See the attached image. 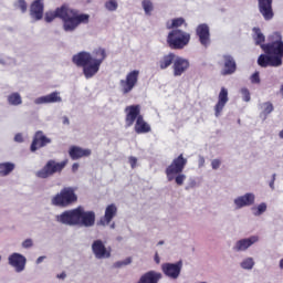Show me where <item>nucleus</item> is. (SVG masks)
<instances>
[{"mask_svg": "<svg viewBox=\"0 0 283 283\" xmlns=\"http://www.w3.org/2000/svg\"><path fill=\"white\" fill-rule=\"evenodd\" d=\"M189 60L184 57H175L172 64L174 76H182L189 70Z\"/></svg>", "mask_w": 283, "mask_h": 283, "instance_id": "18", "label": "nucleus"}, {"mask_svg": "<svg viewBox=\"0 0 283 283\" xmlns=\"http://www.w3.org/2000/svg\"><path fill=\"white\" fill-rule=\"evenodd\" d=\"M161 277L163 274L156 271H149L142 275L137 283H158V281H160Z\"/></svg>", "mask_w": 283, "mask_h": 283, "instance_id": "27", "label": "nucleus"}, {"mask_svg": "<svg viewBox=\"0 0 283 283\" xmlns=\"http://www.w3.org/2000/svg\"><path fill=\"white\" fill-rule=\"evenodd\" d=\"M77 200L78 197L76 192H74V188L65 187L51 199V205H53V207L65 208L70 207V205H74Z\"/></svg>", "mask_w": 283, "mask_h": 283, "instance_id": "9", "label": "nucleus"}, {"mask_svg": "<svg viewBox=\"0 0 283 283\" xmlns=\"http://www.w3.org/2000/svg\"><path fill=\"white\" fill-rule=\"evenodd\" d=\"M57 222L69 224V227H94L96 224V212L85 211L83 206H78L72 210H66L56 217Z\"/></svg>", "mask_w": 283, "mask_h": 283, "instance_id": "3", "label": "nucleus"}, {"mask_svg": "<svg viewBox=\"0 0 283 283\" xmlns=\"http://www.w3.org/2000/svg\"><path fill=\"white\" fill-rule=\"evenodd\" d=\"M59 280H65L67 277V274L65 272H62L61 274H57Z\"/></svg>", "mask_w": 283, "mask_h": 283, "instance_id": "48", "label": "nucleus"}, {"mask_svg": "<svg viewBox=\"0 0 283 283\" xmlns=\"http://www.w3.org/2000/svg\"><path fill=\"white\" fill-rule=\"evenodd\" d=\"M229 103V91L226 87H221L218 96V102L214 105V115L218 118L222 114V109Z\"/></svg>", "mask_w": 283, "mask_h": 283, "instance_id": "16", "label": "nucleus"}, {"mask_svg": "<svg viewBox=\"0 0 283 283\" xmlns=\"http://www.w3.org/2000/svg\"><path fill=\"white\" fill-rule=\"evenodd\" d=\"M220 165H222V161H220V159H213L211 161L212 169H220Z\"/></svg>", "mask_w": 283, "mask_h": 283, "instance_id": "42", "label": "nucleus"}, {"mask_svg": "<svg viewBox=\"0 0 283 283\" xmlns=\"http://www.w3.org/2000/svg\"><path fill=\"white\" fill-rule=\"evenodd\" d=\"M15 10H20L22 13L28 12V2L25 0H18L14 2Z\"/></svg>", "mask_w": 283, "mask_h": 283, "instance_id": "33", "label": "nucleus"}, {"mask_svg": "<svg viewBox=\"0 0 283 283\" xmlns=\"http://www.w3.org/2000/svg\"><path fill=\"white\" fill-rule=\"evenodd\" d=\"M116 213H118V208L116 205H108L105 209L104 217L99 220V224H102V227H107V224H109V222L116 218Z\"/></svg>", "mask_w": 283, "mask_h": 283, "instance_id": "21", "label": "nucleus"}, {"mask_svg": "<svg viewBox=\"0 0 283 283\" xmlns=\"http://www.w3.org/2000/svg\"><path fill=\"white\" fill-rule=\"evenodd\" d=\"M127 264H132V258H127L124 261H118L115 263L116 269H120V266H127Z\"/></svg>", "mask_w": 283, "mask_h": 283, "instance_id": "39", "label": "nucleus"}, {"mask_svg": "<svg viewBox=\"0 0 283 283\" xmlns=\"http://www.w3.org/2000/svg\"><path fill=\"white\" fill-rule=\"evenodd\" d=\"M241 266L242 269L251 270L255 266V262L251 258H248L241 263Z\"/></svg>", "mask_w": 283, "mask_h": 283, "instance_id": "37", "label": "nucleus"}, {"mask_svg": "<svg viewBox=\"0 0 283 283\" xmlns=\"http://www.w3.org/2000/svg\"><path fill=\"white\" fill-rule=\"evenodd\" d=\"M258 240L259 239L256 235L250 237L248 239H241L235 243L234 251H247V249H249V247L255 244V242H258Z\"/></svg>", "mask_w": 283, "mask_h": 283, "instance_id": "26", "label": "nucleus"}, {"mask_svg": "<svg viewBox=\"0 0 283 283\" xmlns=\"http://www.w3.org/2000/svg\"><path fill=\"white\" fill-rule=\"evenodd\" d=\"M241 94L245 103H249V101H251V92H249V88H241Z\"/></svg>", "mask_w": 283, "mask_h": 283, "instance_id": "38", "label": "nucleus"}, {"mask_svg": "<svg viewBox=\"0 0 283 283\" xmlns=\"http://www.w3.org/2000/svg\"><path fill=\"white\" fill-rule=\"evenodd\" d=\"M237 70L238 64L235 63V59L229 54L223 55V70L221 71L222 76L235 74Z\"/></svg>", "mask_w": 283, "mask_h": 283, "instance_id": "17", "label": "nucleus"}, {"mask_svg": "<svg viewBox=\"0 0 283 283\" xmlns=\"http://www.w3.org/2000/svg\"><path fill=\"white\" fill-rule=\"evenodd\" d=\"M261 50L264 54H270L274 59H279V63L282 65L283 59V41L280 32H274L269 36V42L261 44Z\"/></svg>", "mask_w": 283, "mask_h": 283, "instance_id": "6", "label": "nucleus"}, {"mask_svg": "<svg viewBox=\"0 0 283 283\" xmlns=\"http://www.w3.org/2000/svg\"><path fill=\"white\" fill-rule=\"evenodd\" d=\"M279 136L283 139V129L279 133Z\"/></svg>", "mask_w": 283, "mask_h": 283, "instance_id": "52", "label": "nucleus"}, {"mask_svg": "<svg viewBox=\"0 0 283 283\" xmlns=\"http://www.w3.org/2000/svg\"><path fill=\"white\" fill-rule=\"evenodd\" d=\"M63 125H70V118L67 116L63 117Z\"/></svg>", "mask_w": 283, "mask_h": 283, "instance_id": "49", "label": "nucleus"}, {"mask_svg": "<svg viewBox=\"0 0 283 283\" xmlns=\"http://www.w3.org/2000/svg\"><path fill=\"white\" fill-rule=\"evenodd\" d=\"M32 245H33L32 239H27L22 243L23 249H30Z\"/></svg>", "mask_w": 283, "mask_h": 283, "instance_id": "43", "label": "nucleus"}, {"mask_svg": "<svg viewBox=\"0 0 283 283\" xmlns=\"http://www.w3.org/2000/svg\"><path fill=\"white\" fill-rule=\"evenodd\" d=\"M14 140H15V143H23V135L17 134V135L14 136Z\"/></svg>", "mask_w": 283, "mask_h": 283, "instance_id": "45", "label": "nucleus"}, {"mask_svg": "<svg viewBox=\"0 0 283 283\" xmlns=\"http://www.w3.org/2000/svg\"><path fill=\"white\" fill-rule=\"evenodd\" d=\"M92 251L97 260H107L112 258V248L105 247L102 240H95L92 243Z\"/></svg>", "mask_w": 283, "mask_h": 283, "instance_id": "11", "label": "nucleus"}, {"mask_svg": "<svg viewBox=\"0 0 283 283\" xmlns=\"http://www.w3.org/2000/svg\"><path fill=\"white\" fill-rule=\"evenodd\" d=\"M142 6L144 8L145 14L148 17L151 15V12H154V3L151 0H143Z\"/></svg>", "mask_w": 283, "mask_h": 283, "instance_id": "32", "label": "nucleus"}, {"mask_svg": "<svg viewBox=\"0 0 283 283\" xmlns=\"http://www.w3.org/2000/svg\"><path fill=\"white\" fill-rule=\"evenodd\" d=\"M161 270L167 277L178 280L180 271H182V261H178L177 263H164Z\"/></svg>", "mask_w": 283, "mask_h": 283, "instance_id": "12", "label": "nucleus"}, {"mask_svg": "<svg viewBox=\"0 0 283 283\" xmlns=\"http://www.w3.org/2000/svg\"><path fill=\"white\" fill-rule=\"evenodd\" d=\"M155 262L157 264H160V258L158 256V253H156V255H155Z\"/></svg>", "mask_w": 283, "mask_h": 283, "instance_id": "51", "label": "nucleus"}, {"mask_svg": "<svg viewBox=\"0 0 283 283\" xmlns=\"http://www.w3.org/2000/svg\"><path fill=\"white\" fill-rule=\"evenodd\" d=\"M69 159L62 161H56L55 159H50L46 164L35 172L36 178L46 180V178H52L55 174H63V169L67 167Z\"/></svg>", "mask_w": 283, "mask_h": 283, "instance_id": "7", "label": "nucleus"}, {"mask_svg": "<svg viewBox=\"0 0 283 283\" xmlns=\"http://www.w3.org/2000/svg\"><path fill=\"white\" fill-rule=\"evenodd\" d=\"M274 185H275V175L272 176V180L270 181L271 189H274Z\"/></svg>", "mask_w": 283, "mask_h": 283, "instance_id": "47", "label": "nucleus"}, {"mask_svg": "<svg viewBox=\"0 0 283 283\" xmlns=\"http://www.w3.org/2000/svg\"><path fill=\"white\" fill-rule=\"evenodd\" d=\"M105 8L109 12H114V11L118 10V2H116V0H108L105 2Z\"/></svg>", "mask_w": 283, "mask_h": 283, "instance_id": "34", "label": "nucleus"}, {"mask_svg": "<svg viewBox=\"0 0 283 283\" xmlns=\"http://www.w3.org/2000/svg\"><path fill=\"white\" fill-rule=\"evenodd\" d=\"M259 12L262 14L265 21H271L273 19V0H258Z\"/></svg>", "mask_w": 283, "mask_h": 283, "instance_id": "15", "label": "nucleus"}, {"mask_svg": "<svg viewBox=\"0 0 283 283\" xmlns=\"http://www.w3.org/2000/svg\"><path fill=\"white\" fill-rule=\"evenodd\" d=\"M69 156L73 160H80V158H87V157L92 156V149L82 148L78 146H71L69 149Z\"/></svg>", "mask_w": 283, "mask_h": 283, "instance_id": "20", "label": "nucleus"}, {"mask_svg": "<svg viewBox=\"0 0 283 283\" xmlns=\"http://www.w3.org/2000/svg\"><path fill=\"white\" fill-rule=\"evenodd\" d=\"M50 143H52V139L48 138V136H45L42 130H38L33 136L30 149L34 153L45 147L46 145H50Z\"/></svg>", "mask_w": 283, "mask_h": 283, "instance_id": "13", "label": "nucleus"}, {"mask_svg": "<svg viewBox=\"0 0 283 283\" xmlns=\"http://www.w3.org/2000/svg\"><path fill=\"white\" fill-rule=\"evenodd\" d=\"M189 41H191V34L180 29H174L167 36V43L170 50H182L189 45Z\"/></svg>", "mask_w": 283, "mask_h": 283, "instance_id": "8", "label": "nucleus"}, {"mask_svg": "<svg viewBox=\"0 0 283 283\" xmlns=\"http://www.w3.org/2000/svg\"><path fill=\"white\" fill-rule=\"evenodd\" d=\"M8 103H9V105H13V106L21 105V103H23V99L21 98V94L11 93L8 96Z\"/></svg>", "mask_w": 283, "mask_h": 283, "instance_id": "31", "label": "nucleus"}, {"mask_svg": "<svg viewBox=\"0 0 283 283\" xmlns=\"http://www.w3.org/2000/svg\"><path fill=\"white\" fill-rule=\"evenodd\" d=\"M253 202H255L254 193H245L244 196H241L234 199V205L237 209H242V207H251Z\"/></svg>", "mask_w": 283, "mask_h": 283, "instance_id": "24", "label": "nucleus"}, {"mask_svg": "<svg viewBox=\"0 0 283 283\" xmlns=\"http://www.w3.org/2000/svg\"><path fill=\"white\" fill-rule=\"evenodd\" d=\"M125 123L126 127L134 125L135 134H149L151 126L145 120V117L140 114V105H129L125 107Z\"/></svg>", "mask_w": 283, "mask_h": 283, "instance_id": "4", "label": "nucleus"}, {"mask_svg": "<svg viewBox=\"0 0 283 283\" xmlns=\"http://www.w3.org/2000/svg\"><path fill=\"white\" fill-rule=\"evenodd\" d=\"M78 163H75V164H73L72 165V171H73V174H76V171H78Z\"/></svg>", "mask_w": 283, "mask_h": 283, "instance_id": "46", "label": "nucleus"}, {"mask_svg": "<svg viewBox=\"0 0 283 283\" xmlns=\"http://www.w3.org/2000/svg\"><path fill=\"white\" fill-rule=\"evenodd\" d=\"M264 211H266V203H260L258 206L256 216H262V213H264Z\"/></svg>", "mask_w": 283, "mask_h": 283, "instance_id": "40", "label": "nucleus"}, {"mask_svg": "<svg viewBox=\"0 0 283 283\" xmlns=\"http://www.w3.org/2000/svg\"><path fill=\"white\" fill-rule=\"evenodd\" d=\"M253 32H254L255 44L260 45V48H262V45H265L264 44L265 38H264V34L262 33V31L260 30V28H254Z\"/></svg>", "mask_w": 283, "mask_h": 283, "instance_id": "30", "label": "nucleus"}, {"mask_svg": "<svg viewBox=\"0 0 283 283\" xmlns=\"http://www.w3.org/2000/svg\"><path fill=\"white\" fill-rule=\"evenodd\" d=\"M43 0H35L31 3L30 15L32 19H35V21H41V19H43Z\"/></svg>", "mask_w": 283, "mask_h": 283, "instance_id": "23", "label": "nucleus"}, {"mask_svg": "<svg viewBox=\"0 0 283 283\" xmlns=\"http://www.w3.org/2000/svg\"><path fill=\"white\" fill-rule=\"evenodd\" d=\"M251 83H260V72H255L254 74H252L251 78H250Z\"/></svg>", "mask_w": 283, "mask_h": 283, "instance_id": "41", "label": "nucleus"}, {"mask_svg": "<svg viewBox=\"0 0 283 283\" xmlns=\"http://www.w3.org/2000/svg\"><path fill=\"white\" fill-rule=\"evenodd\" d=\"M43 260H45V256H40L36 260V264H41V262H43Z\"/></svg>", "mask_w": 283, "mask_h": 283, "instance_id": "50", "label": "nucleus"}, {"mask_svg": "<svg viewBox=\"0 0 283 283\" xmlns=\"http://www.w3.org/2000/svg\"><path fill=\"white\" fill-rule=\"evenodd\" d=\"M54 19L63 21L64 32H74L82 23H90V14L78 13V10L70 9L67 4L56 8L54 11H49L44 15L46 23H52Z\"/></svg>", "mask_w": 283, "mask_h": 283, "instance_id": "1", "label": "nucleus"}, {"mask_svg": "<svg viewBox=\"0 0 283 283\" xmlns=\"http://www.w3.org/2000/svg\"><path fill=\"white\" fill-rule=\"evenodd\" d=\"M107 59V52L103 48L95 49L92 53L81 51L72 56V63L83 69L85 78H92L98 74L103 61Z\"/></svg>", "mask_w": 283, "mask_h": 283, "instance_id": "2", "label": "nucleus"}, {"mask_svg": "<svg viewBox=\"0 0 283 283\" xmlns=\"http://www.w3.org/2000/svg\"><path fill=\"white\" fill-rule=\"evenodd\" d=\"M263 106H264V109H263L262 114L266 118L268 115L271 114V112H273L274 107H273V104L271 102L263 103Z\"/></svg>", "mask_w": 283, "mask_h": 283, "instance_id": "36", "label": "nucleus"}, {"mask_svg": "<svg viewBox=\"0 0 283 283\" xmlns=\"http://www.w3.org/2000/svg\"><path fill=\"white\" fill-rule=\"evenodd\" d=\"M185 25V19L184 18H176L172 20L171 25H167L168 30H172V28H180Z\"/></svg>", "mask_w": 283, "mask_h": 283, "instance_id": "35", "label": "nucleus"}, {"mask_svg": "<svg viewBox=\"0 0 283 283\" xmlns=\"http://www.w3.org/2000/svg\"><path fill=\"white\" fill-rule=\"evenodd\" d=\"M196 34L199 38V43L203 45V48H209L211 43V33L209 32L208 24H199L196 29Z\"/></svg>", "mask_w": 283, "mask_h": 283, "instance_id": "14", "label": "nucleus"}, {"mask_svg": "<svg viewBox=\"0 0 283 283\" xmlns=\"http://www.w3.org/2000/svg\"><path fill=\"white\" fill-rule=\"evenodd\" d=\"M137 163H138V159L136 157H129V165L132 169L136 168Z\"/></svg>", "mask_w": 283, "mask_h": 283, "instance_id": "44", "label": "nucleus"}, {"mask_svg": "<svg viewBox=\"0 0 283 283\" xmlns=\"http://www.w3.org/2000/svg\"><path fill=\"white\" fill-rule=\"evenodd\" d=\"M187 163L188 160L182 154H180L177 158L172 159L171 164L165 170L168 182L175 180L176 185H178L179 187H182V185H185L187 176L182 174V171H185Z\"/></svg>", "mask_w": 283, "mask_h": 283, "instance_id": "5", "label": "nucleus"}, {"mask_svg": "<svg viewBox=\"0 0 283 283\" xmlns=\"http://www.w3.org/2000/svg\"><path fill=\"white\" fill-rule=\"evenodd\" d=\"M176 61V53H168L164 55L157 63V65L161 70H167V67H170L171 64H174Z\"/></svg>", "mask_w": 283, "mask_h": 283, "instance_id": "28", "label": "nucleus"}, {"mask_svg": "<svg viewBox=\"0 0 283 283\" xmlns=\"http://www.w3.org/2000/svg\"><path fill=\"white\" fill-rule=\"evenodd\" d=\"M258 65H260V67H280L282 64L279 59L265 53L258 57Z\"/></svg>", "mask_w": 283, "mask_h": 283, "instance_id": "19", "label": "nucleus"}, {"mask_svg": "<svg viewBox=\"0 0 283 283\" xmlns=\"http://www.w3.org/2000/svg\"><path fill=\"white\" fill-rule=\"evenodd\" d=\"M15 165L7 161V163H1L0 164V176L6 177V176H10V174H12L15 169Z\"/></svg>", "mask_w": 283, "mask_h": 283, "instance_id": "29", "label": "nucleus"}, {"mask_svg": "<svg viewBox=\"0 0 283 283\" xmlns=\"http://www.w3.org/2000/svg\"><path fill=\"white\" fill-rule=\"evenodd\" d=\"M61 101H63V99L61 98V95H59V92H52L49 95L38 97L35 99V105H43V104H50V103H61Z\"/></svg>", "mask_w": 283, "mask_h": 283, "instance_id": "25", "label": "nucleus"}, {"mask_svg": "<svg viewBox=\"0 0 283 283\" xmlns=\"http://www.w3.org/2000/svg\"><path fill=\"white\" fill-rule=\"evenodd\" d=\"M140 76V71L134 70L127 73L125 80L119 81V85L122 87V94H129L132 90L138 85V77Z\"/></svg>", "mask_w": 283, "mask_h": 283, "instance_id": "10", "label": "nucleus"}, {"mask_svg": "<svg viewBox=\"0 0 283 283\" xmlns=\"http://www.w3.org/2000/svg\"><path fill=\"white\" fill-rule=\"evenodd\" d=\"M158 244H165V241H159Z\"/></svg>", "mask_w": 283, "mask_h": 283, "instance_id": "53", "label": "nucleus"}, {"mask_svg": "<svg viewBox=\"0 0 283 283\" xmlns=\"http://www.w3.org/2000/svg\"><path fill=\"white\" fill-rule=\"evenodd\" d=\"M202 163H205V159H202Z\"/></svg>", "mask_w": 283, "mask_h": 283, "instance_id": "54", "label": "nucleus"}, {"mask_svg": "<svg viewBox=\"0 0 283 283\" xmlns=\"http://www.w3.org/2000/svg\"><path fill=\"white\" fill-rule=\"evenodd\" d=\"M9 264L15 269L17 273H21L25 269V256L13 253L9 256Z\"/></svg>", "mask_w": 283, "mask_h": 283, "instance_id": "22", "label": "nucleus"}]
</instances>
